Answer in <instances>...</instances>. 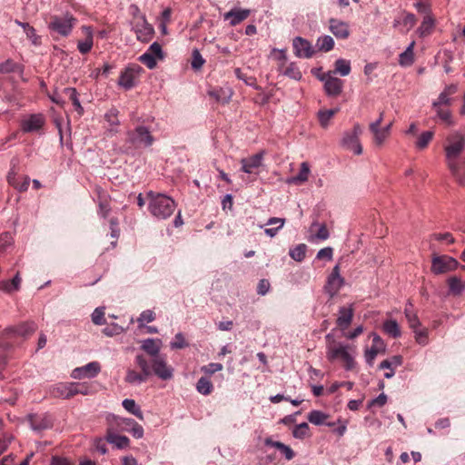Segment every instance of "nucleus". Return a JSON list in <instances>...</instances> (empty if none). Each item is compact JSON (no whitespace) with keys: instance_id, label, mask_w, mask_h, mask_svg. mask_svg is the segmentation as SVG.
Masks as SVG:
<instances>
[{"instance_id":"nucleus-1","label":"nucleus","mask_w":465,"mask_h":465,"mask_svg":"<svg viewBox=\"0 0 465 465\" xmlns=\"http://www.w3.org/2000/svg\"><path fill=\"white\" fill-rule=\"evenodd\" d=\"M445 162L456 181L465 183V134L460 132L450 134L444 143Z\"/></svg>"},{"instance_id":"nucleus-2","label":"nucleus","mask_w":465,"mask_h":465,"mask_svg":"<svg viewBox=\"0 0 465 465\" xmlns=\"http://www.w3.org/2000/svg\"><path fill=\"white\" fill-rule=\"evenodd\" d=\"M325 341L326 357L330 361L341 360L347 371H351L355 367L354 357L351 352L352 348L350 345L337 341L332 333H328L325 336Z\"/></svg>"},{"instance_id":"nucleus-3","label":"nucleus","mask_w":465,"mask_h":465,"mask_svg":"<svg viewBox=\"0 0 465 465\" xmlns=\"http://www.w3.org/2000/svg\"><path fill=\"white\" fill-rule=\"evenodd\" d=\"M146 195L148 210L154 218L165 220L173 213L176 205L171 197L153 191H149Z\"/></svg>"},{"instance_id":"nucleus-4","label":"nucleus","mask_w":465,"mask_h":465,"mask_svg":"<svg viewBox=\"0 0 465 465\" xmlns=\"http://www.w3.org/2000/svg\"><path fill=\"white\" fill-rule=\"evenodd\" d=\"M153 141L151 132L143 125H138L126 133V143L129 144V148L149 147Z\"/></svg>"},{"instance_id":"nucleus-5","label":"nucleus","mask_w":465,"mask_h":465,"mask_svg":"<svg viewBox=\"0 0 465 465\" xmlns=\"http://www.w3.org/2000/svg\"><path fill=\"white\" fill-rule=\"evenodd\" d=\"M135 363L141 369V372L134 370H128L125 376V381L133 385H139L145 382L152 375L149 361L143 355L138 354L135 357Z\"/></svg>"},{"instance_id":"nucleus-6","label":"nucleus","mask_w":465,"mask_h":465,"mask_svg":"<svg viewBox=\"0 0 465 465\" xmlns=\"http://www.w3.org/2000/svg\"><path fill=\"white\" fill-rule=\"evenodd\" d=\"M75 23L76 19L69 13L62 16L53 15L48 24V29L51 32L57 33L61 36L66 37L71 34Z\"/></svg>"},{"instance_id":"nucleus-7","label":"nucleus","mask_w":465,"mask_h":465,"mask_svg":"<svg viewBox=\"0 0 465 465\" xmlns=\"http://www.w3.org/2000/svg\"><path fill=\"white\" fill-rule=\"evenodd\" d=\"M362 130L359 124H355L351 131H347L343 134L341 139V145L353 151L355 154H361L362 147L359 141V136L361 134Z\"/></svg>"},{"instance_id":"nucleus-8","label":"nucleus","mask_w":465,"mask_h":465,"mask_svg":"<svg viewBox=\"0 0 465 465\" xmlns=\"http://www.w3.org/2000/svg\"><path fill=\"white\" fill-rule=\"evenodd\" d=\"M45 124V117L43 114H32L25 116L20 121V130L24 134L38 133Z\"/></svg>"},{"instance_id":"nucleus-9","label":"nucleus","mask_w":465,"mask_h":465,"mask_svg":"<svg viewBox=\"0 0 465 465\" xmlns=\"http://www.w3.org/2000/svg\"><path fill=\"white\" fill-rule=\"evenodd\" d=\"M459 262L448 255L434 254L431 260V272L434 274H442L455 270Z\"/></svg>"},{"instance_id":"nucleus-10","label":"nucleus","mask_w":465,"mask_h":465,"mask_svg":"<svg viewBox=\"0 0 465 465\" xmlns=\"http://www.w3.org/2000/svg\"><path fill=\"white\" fill-rule=\"evenodd\" d=\"M152 374L153 373L163 381L171 380L173 376V369L167 365L163 356L153 358L149 362Z\"/></svg>"},{"instance_id":"nucleus-11","label":"nucleus","mask_w":465,"mask_h":465,"mask_svg":"<svg viewBox=\"0 0 465 465\" xmlns=\"http://www.w3.org/2000/svg\"><path fill=\"white\" fill-rule=\"evenodd\" d=\"M37 329L36 324L34 322H23L17 326H10L5 330L4 337L0 340L8 341L7 339L13 336L27 337L33 334Z\"/></svg>"},{"instance_id":"nucleus-12","label":"nucleus","mask_w":465,"mask_h":465,"mask_svg":"<svg viewBox=\"0 0 465 465\" xmlns=\"http://www.w3.org/2000/svg\"><path fill=\"white\" fill-rule=\"evenodd\" d=\"M319 79L324 83V91L328 96H338L342 92L343 81L332 76L331 72L322 74Z\"/></svg>"},{"instance_id":"nucleus-13","label":"nucleus","mask_w":465,"mask_h":465,"mask_svg":"<svg viewBox=\"0 0 465 465\" xmlns=\"http://www.w3.org/2000/svg\"><path fill=\"white\" fill-rule=\"evenodd\" d=\"M343 284L344 278L341 276L340 266L337 264L333 267L332 272L328 276L324 290L331 298H333Z\"/></svg>"},{"instance_id":"nucleus-14","label":"nucleus","mask_w":465,"mask_h":465,"mask_svg":"<svg viewBox=\"0 0 465 465\" xmlns=\"http://www.w3.org/2000/svg\"><path fill=\"white\" fill-rule=\"evenodd\" d=\"M134 30L137 39L143 43H148L154 34L153 25L147 23L144 15L137 17Z\"/></svg>"},{"instance_id":"nucleus-15","label":"nucleus","mask_w":465,"mask_h":465,"mask_svg":"<svg viewBox=\"0 0 465 465\" xmlns=\"http://www.w3.org/2000/svg\"><path fill=\"white\" fill-rule=\"evenodd\" d=\"M100 371V363L92 361L82 367L74 368L71 372V377L75 380L92 379L97 376Z\"/></svg>"},{"instance_id":"nucleus-16","label":"nucleus","mask_w":465,"mask_h":465,"mask_svg":"<svg viewBox=\"0 0 465 465\" xmlns=\"http://www.w3.org/2000/svg\"><path fill=\"white\" fill-rule=\"evenodd\" d=\"M292 47L294 54L300 58H311L315 53L312 44L308 40L300 36H296L292 40Z\"/></svg>"},{"instance_id":"nucleus-17","label":"nucleus","mask_w":465,"mask_h":465,"mask_svg":"<svg viewBox=\"0 0 465 465\" xmlns=\"http://www.w3.org/2000/svg\"><path fill=\"white\" fill-rule=\"evenodd\" d=\"M263 157L264 152L261 151L247 158H242L241 160V170L249 174H257L258 173L256 170L262 165Z\"/></svg>"},{"instance_id":"nucleus-18","label":"nucleus","mask_w":465,"mask_h":465,"mask_svg":"<svg viewBox=\"0 0 465 465\" xmlns=\"http://www.w3.org/2000/svg\"><path fill=\"white\" fill-rule=\"evenodd\" d=\"M30 427L35 431H42L49 429L53 425L51 417L46 414H29L27 416Z\"/></svg>"},{"instance_id":"nucleus-19","label":"nucleus","mask_w":465,"mask_h":465,"mask_svg":"<svg viewBox=\"0 0 465 465\" xmlns=\"http://www.w3.org/2000/svg\"><path fill=\"white\" fill-rule=\"evenodd\" d=\"M140 70H142L140 65L128 66L121 73L118 84L125 90H130L134 86V79Z\"/></svg>"},{"instance_id":"nucleus-20","label":"nucleus","mask_w":465,"mask_h":465,"mask_svg":"<svg viewBox=\"0 0 465 465\" xmlns=\"http://www.w3.org/2000/svg\"><path fill=\"white\" fill-rule=\"evenodd\" d=\"M386 345L383 340L377 334H373L372 345L370 349L365 351V360L368 365L372 366L376 356L382 352L384 353Z\"/></svg>"},{"instance_id":"nucleus-21","label":"nucleus","mask_w":465,"mask_h":465,"mask_svg":"<svg viewBox=\"0 0 465 465\" xmlns=\"http://www.w3.org/2000/svg\"><path fill=\"white\" fill-rule=\"evenodd\" d=\"M74 391L73 382H59L50 389V394L53 398L64 400L74 397Z\"/></svg>"},{"instance_id":"nucleus-22","label":"nucleus","mask_w":465,"mask_h":465,"mask_svg":"<svg viewBox=\"0 0 465 465\" xmlns=\"http://www.w3.org/2000/svg\"><path fill=\"white\" fill-rule=\"evenodd\" d=\"M329 29L335 35V37L340 39H347L349 37V25L346 22L335 18H331L329 20Z\"/></svg>"},{"instance_id":"nucleus-23","label":"nucleus","mask_w":465,"mask_h":465,"mask_svg":"<svg viewBox=\"0 0 465 465\" xmlns=\"http://www.w3.org/2000/svg\"><path fill=\"white\" fill-rule=\"evenodd\" d=\"M354 310L351 304L349 307L342 306L339 309V316L336 320L338 327L341 331H345L351 323Z\"/></svg>"},{"instance_id":"nucleus-24","label":"nucleus","mask_w":465,"mask_h":465,"mask_svg":"<svg viewBox=\"0 0 465 465\" xmlns=\"http://www.w3.org/2000/svg\"><path fill=\"white\" fill-rule=\"evenodd\" d=\"M250 13L249 9L233 8L224 15V19L230 20V25L235 26L244 21Z\"/></svg>"},{"instance_id":"nucleus-25","label":"nucleus","mask_w":465,"mask_h":465,"mask_svg":"<svg viewBox=\"0 0 465 465\" xmlns=\"http://www.w3.org/2000/svg\"><path fill=\"white\" fill-rule=\"evenodd\" d=\"M307 419L316 426L326 425L328 427H334L336 425L335 421H328L329 415L327 413L318 410L310 411Z\"/></svg>"},{"instance_id":"nucleus-26","label":"nucleus","mask_w":465,"mask_h":465,"mask_svg":"<svg viewBox=\"0 0 465 465\" xmlns=\"http://www.w3.org/2000/svg\"><path fill=\"white\" fill-rule=\"evenodd\" d=\"M162 341L159 339H146L143 341L142 343V350H143L148 355L152 356L153 358H156L161 356L159 354L161 350Z\"/></svg>"},{"instance_id":"nucleus-27","label":"nucleus","mask_w":465,"mask_h":465,"mask_svg":"<svg viewBox=\"0 0 465 465\" xmlns=\"http://www.w3.org/2000/svg\"><path fill=\"white\" fill-rule=\"evenodd\" d=\"M106 440L118 449L127 448L130 442L126 436L116 434L112 429L107 430Z\"/></svg>"},{"instance_id":"nucleus-28","label":"nucleus","mask_w":465,"mask_h":465,"mask_svg":"<svg viewBox=\"0 0 465 465\" xmlns=\"http://www.w3.org/2000/svg\"><path fill=\"white\" fill-rule=\"evenodd\" d=\"M435 25V20L431 15H425L420 25L417 29L420 37H425L431 34Z\"/></svg>"},{"instance_id":"nucleus-29","label":"nucleus","mask_w":465,"mask_h":465,"mask_svg":"<svg viewBox=\"0 0 465 465\" xmlns=\"http://www.w3.org/2000/svg\"><path fill=\"white\" fill-rule=\"evenodd\" d=\"M118 110L116 108H111L104 115L105 120L109 123L111 126H118L120 124V121L118 119ZM111 135L115 134L118 130L112 127L108 130Z\"/></svg>"},{"instance_id":"nucleus-30","label":"nucleus","mask_w":465,"mask_h":465,"mask_svg":"<svg viewBox=\"0 0 465 465\" xmlns=\"http://www.w3.org/2000/svg\"><path fill=\"white\" fill-rule=\"evenodd\" d=\"M310 173V166L308 163L303 162L301 164V169L299 173L296 176H293L290 179H288V183H304L308 180Z\"/></svg>"},{"instance_id":"nucleus-31","label":"nucleus","mask_w":465,"mask_h":465,"mask_svg":"<svg viewBox=\"0 0 465 465\" xmlns=\"http://www.w3.org/2000/svg\"><path fill=\"white\" fill-rule=\"evenodd\" d=\"M20 283L21 278L19 272H17L11 281H2L0 282V289L6 292H12L19 290Z\"/></svg>"},{"instance_id":"nucleus-32","label":"nucleus","mask_w":465,"mask_h":465,"mask_svg":"<svg viewBox=\"0 0 465 465\" xmlns=\"http://www.w3.org/2000/svg\"><path fill=\"white\" fill-rule=\"evenodd\" d=\"M87 32V36L84 41H79L77 45V48L81 54H87L91 51L93 47V35L90 27L84 26L83 27Z\"/></svg>"},{"instance_id":"nucleus-33","label":"nucleus","mask_w":465,"mask_h":465,"mask_svg":"<svg viewBox=\"0 0 465 465\" xmlns=\"http://www.w3.org/2000/svg\"><path fill=\"white\" fill-rule=\"evenodd\" d=\"M64 94L67 95L69 99L72 101V104L74 106L75 110L78 112V114H83L84 108L80 104L76 89L74 87H66L64 89Z\"/></svg>"},{"instance_id":"nucleus-34","label":"nucleus","mask_w":465,"mask_h":465,"mask_svg":"<svg viewBox=\"0 0 465 465\" xmlns=\"http://www.w3.org/2000/svg\"><path fill=\"white\" fill-rule=\"evenodd\" d=\"M122 405L128 412L134 414L139 420H143V411L134 400L125 399L123 401Z\"/></svg>"},{"instance_id":"nucleus-35","label":"nucleus","mask_w":465,"mask_h":465,"mask_svg":"<svg viewBox=\"0 0 465 465\" xmlns=\"http://www.w3.org/2000/svg\"><path fill=\"white\" fill-rule=\"evenodd\" d=\"M335 69L332 74H339L341 76H346L351 73V63L348 60L340 58L335 61Z\"/></svg>"},{"instance_id":"nucleus-36","label":"nucleus","mask_w":465,"mask_h":465,"mask_svg":"<svg viewBox=\"0 0 465 465\" xmlns=\"http://www.w3.org/2000/svg\"><path fill=\"white\" fill-rule=\"evenodd\" d=\"M384 331L392 338H398L401 332L399 324L395 320H387L383 323Z\"/></svg>"},{"instance_id":"nucleus-37","label":"nucleus","mask_w":465,"mask_h":465,"mask_svg":"<svg viewBox=\"0 0 465 465\" xmlns=\"http://www.w3.org/2000/svg\"><path fill=\"white\" fill-rule=\"evenodd\" d=\"M213 386L210 379L201 377L196 383V390L203 395H209L213 391Z\"/></svg>"},{"instance_id":"nucleus-38","label":"nucleus","mask_w":465,"mask_h":465,"mask_svg":"<svg viewBox=\"0 0 465 465\" xmlns=\"http://www.w3.org/2000/svg\"><path fill=\"white\" fill-rule=\"evenodd\" d=\"M433 136L434 133L432 131H425L421 133L415 143L416 148L419 150L425 149L432 140Z\"/></svg>"},{"instance_id":"nucleus-39","label":"nucleus","mask_w":465,"mask_h":465,"mask_svg":"<svg viewBox=\"0 0 465 465\" xmlns=\"http://www.w3.org/2000/svg\"><path fill=\"white\" fill-rule=\"evenodd\" d=\"M307 246L304 243H300L295 247L290 249L289 254L292 259L296 262H302L306 255Z\"/></svg>"},{"instance_id":"nucleus-40","label":"nucleus","mask_w":465,"mask_h":465,"mask_svg":"<svg viewBox=\"0 0 465 465\" xmlns=\"http://www.w3.org/2000/svg\"><path fill=\"white\" fill-rule=\"evenodd\" d=\"M448 285L450 292L453 295H460L464 290L463 282L456 276L449 278Z\"/></svg>"},{"instance_id":"nucleus-41","label":"nucleus","mask_w":465,"mask_h":465,"mask_svg":"<svg viewBox=\"0 0 465 465\" xmlns=\"http://www.w3.org/2000/svg\"><path fill=\"white\" fill-rule=\"evenodd\" d=\"M334 46V41L331 36L330 35H323L318 38L316 43V47L320 51L323 52H329L331 51Z\"/></svg>"},{"instance_id":"nucleus-42","label":"nucleus","mask_w":465,"mask_h":465,"mask_svg":"<svg viewBox=\"0 0 465 465\" xmlns=\"http://www.w3.org/2000/svg\"><path fill=\"white\" fill-rule=\"evenodd\" d=\"M339 111V109H330V110H322L318 113V119L321 125L323 128H326L329 124L330 120L334 116V114Z\"/></svg>"},{"instance_id":"nucleus-43","label":"nucleus","mask_w":465,"mask_h":465,"mask_svg":"<svg viewBox=\"0 0 465 465\" xmlns=\"http://www.w3.org/2000/svg\"><path fill=\"white\" fill-rule=\"evenodd\" d=\"M401 364H402V357L400 355H395L391 359H387V360L382 361L380 363L379 368L381 370H383V369L393 370L392 369L393 367H398V366H401Z\"/></svg>"},{"instance_id":"nucleus-44","label":"nucleus","mask_w":465,"mask_h":465,"mask_svg":"<svg viewBox=\"0 0 465 465\" xmlns=\"http://www.w3.org/2000/svg\"><path fill=\"white\" fill-rule=\"evenodd\" d=\"M310 428L308 423L302 422L296 425L292 430V435L296 439L302 440L309 436Z\"/></svg>"},{"instance_id":"nucleus-45","label":"nucleus","mask_w":465,"mask_h":465,"mask_svg":"<svg viewBox=\"0 0 465 465\" xmlns=\"http://www.w3.org/2000/svg\"><path fill=\"white\" fill-rule=\"evenodd\" d=\"M314 227H319L315 235L316 238L320 240H327L329 238L330 233L325 223L319 224L317 221H314L311 225V231H312Z\"/></svg>"},{"instance_id":"nucleus-46","label":"nucleus","mask_w":465,"mask_h":465,"mask_svg":"<svg viewBox=\"0 0 465 465\" xmlns=\"http://www.w3.org/2000/svg\"><path fill=\"white\" fill-rule=\"evenodd\" d=\"M74 395H89L92 392V387L86 382H73Z\"/></svg>"},{"instance_id":"nucleus-47","label":"nucleus","mask_w":465,"mask_h":465,"mask_svg":"<svg viewBox=\"0 0 465 465\" xmlns=\"http://www.w3.org/2000/svg\"><path fill=\"white\" fill-rule=\"evenodd\" d=\"M283 74L294 80H300L302 78V73L294 63H291L286 67L283 71Z\"/></svg>"},{"instance_id":"nucleus-48","label":"nucleus","mask_w":465,"mask_h":465,"mask_svg":"<svg viewBox=\"0 0 465 465\" xmlns=\"http://www.w3.org/2000/svg\"><path fill=\"white\" fill-rule=\"evenodd\" d=\"M415 334L416 341L420 345H426L428 343V330L426 328L420 329L414 328L412 329Z\"/></svg>"},{"instance_id":"nucleus-49","label":"nucleus","mask_w":465,"mask_h":465,"mask_svg":"<svg viewBox=\"0 0 465 465\" xmlns=\"http://www.w3.org/2000/svg\"><path fill=\"white\" fill-rule=\"evenodd\" d=\"M92 321L95 325L104 324L106 322L104 319V308H96L92 313Z\"/></svg>"},{"instance_id":"nucleus-50","label":"nucleus","mask_w":465,"mask_h":465,"mask_svg":"<svg viewBox=\"0 0 465 465\" xmlns=\"http://www.w3.org/2000/svg\"><path fill=\"white\" fill-rule=\"evenodd\" d=\"M155 319V313L151 310L143 311L137 319L140 327H143L145 322H152Z\"/></svg>"},{"instance_id":"nucleus-51","label":"nucleus","mask_w":465,"mask_h":465,"mask_svg":"<svg viewBox=\"0 0 465 465\" xmlns=\"http://www.w3.org/2000/svg\"><path fill=\"white\" fill-rule=\"evenodd\" d=\"M139 60L149 69H153L156 66V58L153 55V54H150L149 52L143 54L139 57Z\"/></svg>"},{"instance_id":"nucleus-52","label":"nucleus","mask_w":465,"mask_h":465,"mask_svg":"<svg viewBox=\"0 0 465 465\" xmlns=\"http://www.w3.org/2000/svg\"><path fill=\"white\" fill-rule=\"evenodd\" d=\"M205 60L203 58L202 54L197 49L193 51L192 55V67L195 70H199L203 65Z\"/></svg>"},{"instance_id":"nucleus-53","label":"nucleus","mask_w":465,"mask_h":465,"mask_svg":"<svg viewBox=\"0 0 465 465\" xmlns=\"http://www.w3.org/2000/svg\"><path fill=\"white\" fill-rule=\"evenodd\" d=\"M111 211V207L109 205V202L104 196V198H100L99 201V211L98 213L103 217L106 218Z\"/></svg>"},{"instance_id":"nucleus-54","label":"nucleus","mask_w":465,"mask_h":465,"mask_svg":"<svg viewBox=\"0 0 465 465\" xmlns=\"http://www.w3.org/2000/svg\"><path fill=\"white\" fill-rule=\"evenodd\" d=\"M223 364L222 363H214V362H212V363H209L208 365H204L201 368V371L205 373V374H209V375H212L217 371H220L223 370Z\"/></svg>"},{"instance_id":"nucleus-55","label":"nucleus","mask_w":465,"mask_h":465,"mask_svg":"<svg viewBox=\"0 0 465 465\" xmlns=\"http://www.w3.org/2000/svg\"><path fill=\"white\" fill-rule=\"evenodd\" d=\"M414 6L416 10L420 14H424L425 15H430V7L428 4V0H418L414 4Z\"/></svg>"},{"instance_id":"nucleus-56","label":"nucleus","mask_w":465,"mask_h":465,"mask_svg":"<svg viewBox=\"0 0 465 465\" xmlns=\"http://www.w3.org/2000/svg\"><path fill=\"white\" fill-rule=\"evenodd\" d=\"M188 346V343L185 341L183 333L179 332L175 335L174 341L171 342L172 349H183Z\"/></svg>"},{"instance_id":"nucleus-57","label":"nucleus","mask_w":465,"mask_h":465,"mask_svg":"<svg viewBox=\"0 0 465 465\" xmlns=\"http://www.w3.org/2000/svg\"><path fill=\"white\" fill-rule=\"evenodd\" d=\"M451 99L450 98V95L447 94L444 91H442L437 101L433 102L432 106L433 107H440V105H449L450 104Z\"/></svg>"},{"instance_id":"nucleus-58","label":"nucleus","mask_w":465,"mask_h":465,"mask_svg":"<svg viewBox=\"0 0 465 465\" xmlns=\"http://www.w3.org/2000/svg\"><path fill=\"white\" fill-rule=\"evenodd\" d=\"M405 317H406L409 326L411 330L414 328L420 327V322L416 312H407V315H405Z\"/></svg>"},{"instance_id":"nucleus-59","label":"nucleus","mask_w":465,"mask_h":465,"mask_svg":"<svg viewBox=\"0 0 465 465\" xmlns=\"http://www.w3.org/2000/svg\"><path fill=\"white\" fill-rule=\"evenodd\" d=\"M17 64L13 60H6L5 62L0 64V72L1 73H12L16 70Z\"/></svg>"},{"instance_id":"nucleus-60","label":"nucleus","mask_w":465,"mask_h":465,"mask_svg":"<svg viewBox=\"0 0 465 465\" xmlns=\"http://www.w3.org/2000/svg\"><path fill=\"white\" fill-rule=\"evenodd\" d=\"M124 331V328L121 327L120 325L112 324L111 326L105 327L103 330V332L106 336H114V335H118V334L122 333Z\"/></svg>"},{"instance_id":"nucleus-61","label":"nucleus","mask_w":465,"mask_h":465,"mask_svg":"<svg viewBox=\"0 0 465 465\" xmlns=\"http://www.w3.org/2000/svg\"><path fill=\"white\" fill-rule=\"evenodd\" d=\"M147 52H149L150 54H153V55L155 58H159V59L163 58V49H162L161 45L158 42H153L150 45L149 50Z\"/></svg>"},{"instance_id":"nucleus-62","label":"nucleus","mask_w":465,"mask_h":465,"mask_svg":"<svg viewBox=\"0 0 465 465\" xmlns=\"http://www.w3.org/2000/svg\"><path fill=\"white\" fill-rule=\"evenodd\" d=\"M417 19L413 14H406L402 20V25L405 27L406 31L411 30L416 24Z\"/></svg>"},{"instance_id":"nucleus-63","label":"nucleus","mask_w":465,"mask_h":465,"mask_svg":"<svg viewBox=\"0 0 465 465\" xmlns=\"http://www.w3.org/2000/svg\"><path fill=\"white\" fill-rule=\"evenodd\" d=\"M129 423L133 424V427L131 429L132 435L135 439H141L143 436V427L135 422L134 420H129Z\"/></svg>"},{"instance_id":"nucleus-64","label":"nucleus","mask_w":465,"mask_h":465,"mask_svg":"<svg viewBox=\"0 0 465 465\" xmlns=\"http://www.w3.org/2000/svg\"><path fill=\"white\" fill-rule=\"evenodd\" d=\"M333 250L331 247H325L321 249L316 255L319 260L326 259L331 261L332 259Z\"/></svg>"}]
</instances>
